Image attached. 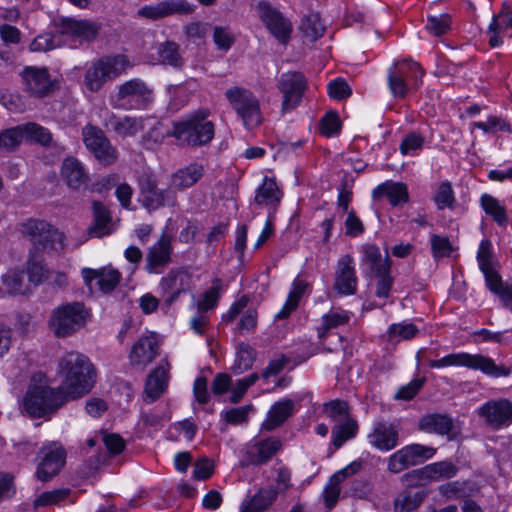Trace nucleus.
<instances>
[{"instance_id":"423d86ee","label":"nucleus","mask_w":512,"mask_h":512,"mask_svg":"<svg viewBox=\"0 0 512 512\" xmlns=\"http://www.w3.org/2000/svg\"><path fill=\"white\" fill-rule=\"evenodd\" d=\"M22 235L32 243L33 252L54 251L65 249V236L50 223L30 218L21 224Z\"/></svg>"},{"instance_id":"8fccbe9b","label":"nucleus","mask_w":512,"mask_h":512,"mask_svg":"<svg viewBox=\"0 0 512 512\" xmlns=\"http://www.w3.org/2000/svg\"><path fill=\"white\" fill-rule=\"evenodd\" d=\"M430 481H439L454 477L458 468L452 462L440 461L426 465Z\"/></svg>"},{"instance_id":"20e7f679","label":"nucleus","mask_w":512,"mask_h":512,"mask_svg":"<svg viewBox=\"0 0 512 512\" xmlns=\"http://www.w3.org/2000/svg\"><path fill=\"white\" fill-rule=\"evenodd\" d=\"M90 310L82 302H69L54 308L49 316L48 327L58 338H67L85 327Z\"/></svg>"},{"instance_id":"774afa93","label":"nucleus","mask_w":512,"mask_h":512,"mask_svg":"<svg viewBox=\"0 0 512 512\" xmlns=\"http://www.w3.org/2000/svg\"><path fill=\"white\" fill-rule=\"evenodd\" d=\"M340 127V119L335 112H328L321 120V134L326 137H331L337 134L340 130Z\"/></svg>"},{"instance_id":"c9c22d12","label":"nucleus","mask_w":512,"mask_h":512,"mask_svg":"<svg viewBox=\"0 0 512 512\" xmlns=\"http://www.w3.org/2000/svg\"><path fill=\"white\" fill-rule=\"evenodd\" d=\"M94 214V224L89 228L88 232L93 237H102L110 234L109 224L111 216L108 209L98 201L92 204Z\"/></svg>"},{"instance_id":"72a5a7b5","label":"nucleus","mask_w":512,"mask_h":512,"mask_svg":"<svg viewBox=\"0 0 512 512\" xmlns=\"http://www.w3.org/2000/svg\"><path fill=\"white\" fill-rule=\"evenodd\" d=\"M426 498L424 491L413 492L411 490L401 491L393 500L394 512H413L423 503Z\"/></svg>"},{"instance_id":"e433bc0d","label":"nucleus","mask_w":512,"mask_h":512,"mask_svg":"<svg viewBox=\"0 0 512 512\" xmlns=\"http://www.w3.org/2000/svg\"><path fill=\"white\" fill-rule=\"evenodd\" d=\"M351 313L343 309L330 310L322 316L321 325L317 328L318 337L324 339L327 332L348 324Z\"/></svg>"},{"instance_id":"f3484780","label":"nucleus","mask_w":512,"mask_h":512,"mask_svg":"<svg viewBox=\"0 0 512 512\" xmlns=\"http://www.w3.org/2000/svg\"><path fill=\"white\" fill-rule=\"evenodd\" d=\"M103 127L121 138L134 137L144 129L143 119L131 116H118L108 109L100 111Z\"/></svg>"},{"instance_id":"bb28decb","label":"nucleus","mask_w":512,"mask_h":512,"mask_svg":"<svg viewBox=\"0 0 512 512\" xmlns=\"http://www.w3.org/2000/svg\"><path fill=\"white\" fill-rule=\"evenodd\" d=\"M205 168L201 163L192 162L187 166L175 171L169 180V185L177 195L194 186L204 175Z\"/></svg>"},{"instance_id":"2f4dec72","label":"nucleus","mask_w":512,"mask_h":512,"mask_svg":"<svg viewBox=\"0 0 512 512\" xmlns=\"http://www.w3.org/2000/svg\"><path fill=\"white\" fill-rule=\"evenodd\" d=\"M142 205L148 210H157L160 207L177 206V195L174 193L170 185L166 189L153 188L148 194L142 198Z\"/></svg>"},{"instance_id":"79ce46f5","label":"nucleus","mask_w":512,"mask_h":512,"mask_svg":"<svg viewBox=\"0 0 512 512\" xmlns=\"http://www.w3.org/2000/svg\"><path fill=\"white\" fill-rule=\"evenodd\" d=\"M389 69H403V78L418 89L422 83L424 70L421 65L411 59H403L394 63Z\"/></svg>"},{"instance_id":"a211bd4d","label":"nucleus","mask_w":512,"mask_h":512,"mask_svg":"<svg viewBox=\"0 0 512 512\" xmlns=\"http://www.w3.org/2000/svg\"><path fill=\"white\" fill-rule=\"evenodd\" d=\"M81 275L91 293L98 290L108 294L117 287L121 279L120 272L111 266L100 269L83 268Z\"/></svg>"},{"instance_id":"0eeeda50","label":"nucleus","mask_w":512,"mask_h":512,"mask_svg":"<svg viewBox=\"0 0 512 512\" xmlns=\"http://www.w3.org/2000/svg\"><path fill=\"white\" fill-rule=\"evenodd\" d=\"M225 97L246 128L253 129L262 123L260 101L251 90L233 86L226 90Z\"/></svg>"},{"instance_id":"c03bdc74","label":"nucleus","mask_w":512,"mask_h":512,"mask_svg":"<svg viewBox=\"0 0 512 512\" xmlns=\"http://www.w3.org/2000/svg\"><path fill=\"white\" fill-rule=\"evenodd\" d=\"M300 30L302 31L305 38L310 41H316L323 36L325 26L321 22L319 14L310 13L302 19Z\"/></svg>"},{"instance_id":"6e6d98bb","label":"nucleus","mask_w":512,"mask_h":512,"mask_svg":"<svg viewBox=\"0 0 512 512\" xmlns=\"http://www.w3.org/2000/svg\"><path fill=\"white\" fill-rule=\"evenodd\" d=\"M451 28V17L448 14L431 15L427 18L426 29L435 36L446 34Z\"/></svg>"},{"instance_id":"473e14b6","label":"nucleus","mask_w":512,"mask_h":512,"mask_svg":"<svg viewBox=\"0 0 512 512\" xmlns=\"http://www.w3.org/2000/svg\"><path fill=\"white\" fill-rule=\"evenodd\" d=\"M374 198L386 197L392 206L408 201L407 186L403 183L387 181L373 190Z\"/></svg>"},{"instance_id":"7ed1b4c3","label":"nucleus","mask_w":512,"mask_h":512,"mask_svg":"<svg viewBox=\"0 0 512 512\" xmlns=\"http://www.w3.org/2000/svg\"><path fill=\"white\" fill-rule=\"evenodd\" d=\"M209 115L208 109H199L173 123V130L168 135L175 137L182 145H206L214 137V124L208 119Z\"/></svg>"},{"instance_id":"e2e57ef3","label":"nucleus","mask_w":512,"mask_h":512,"mask_svg":"<svg viewBox=\"0 0 512 512\" xmlns=\"http://www.w3.org/2000/svg\"><path fill=\"white\" fill-rule=\"evenodd\" d=\"M482 273L485 276L487 287L498 297L510 286L502 281L501 276L493 269V267L487 268V270H482Z\"/></svg>"},{"instance_id":"f8f14e48","label":"nucleus","mask_w":512,"mask_h":512,"mask_svg":"<svg viewBox=\"0 0 512 512\" xmlns=\"http://www.w3.org/2000/svg\"><path fill=\"white\" fill-rule=\"evenodd\" d=\"M477 415L491 430L498 431L512 425V399L497 398L483 403Z\"/></svg>"},{"instance_id":"09e8293b","label":"nucleus","mask_w":512,"mask_h":512,"mask_svg":"<svg viewBox=\"0 0 512 512\" xmlns=\"http://www.w3.org/2000/svg\"><path fill=\"white\" fill-rule=\"evenodd\" d=\"M418 328L413 323H394L388 327L387 340L390 342H399L409 340L415 337Z\"/></svg>"},{"instance_id":"0e129e2a","label":"nucleus","mask_w":512,"mask_h":512,"mask_svg":"<svg viewBox=\"0 0 512 512\" xmlns=\"http://www.w3.org/2000/svg\"><path fill=\"white\" fill-rule=\"evenodd\" d=\"M474 128L482 130L484 133L506 131L510 132V125L496 116H489L486 122H474L472 124Z\"/></svg>"},{"instance_id":"052dcab7","label":"nucleus","mask_w":512,"mask_h":512,"mask_svg":"<svg viewBox=\"0 0 512 512\" xmlns=\"http://www.w3.org/2000/svg\"><path fill=\"white\" fill-rule=\"evenodd\" d=\"M434 201L439 210L452 207L454 202V192L450 182L446 181L440 184L438 191L434 196Z\"/></svg>"},{"instance_id":"603ef678","label":"nucleus","mask_w":512,"mask_h":512,"mask_svg":"<svg viewBox=\"0 0 512 512\" xmlns=\"http://www.w3.org/2000/svg\"><path fill=\"white\" fill-rule=\"evenodd\" d=\"M23 133V125H18L0 133V149L6 151L14 150L24 139Z\"/></svg>"},{"instance_id":"bf43d9fd","label":"nucleus","mask_w":512,"mask_h":512,"mask_svg":"<svg viewBox=\"0 0 512 512\" xmlns=\"http://www.w3.org/2000/svg\"><path fill=\"white\" fill-rule=\"evenodd\" d=\"M430 482V477L426 466L411 470L401 477V483L406 487H419Z\"/></svg>"},{"instance_id":"ea45409f","label":"nucleus","mask_w":512,"mask_h":512,"mask_svg":"<svg viewBox=\"0 0 512 512\" xmlns=\"http://www.w3.org/2000/svg\"><path fill=\"white\" fill-rule=\"evenodd\" d=\"M364 261L368 264L374 275L390 272L391 262L388 254L386 253L383 257L376 245H368L365 248Z\"/></svg>"},{"instance_id":"4be33fe9","label":"nucleus","mask_w":512,"mask_h":512,"mask_svg":"<svg viewBox=\"0 0 512 512\" xmlns=\"http://www.w3.org/2000/svg\"><path fill=\"white\" fill-rule=\"evenodd\" d=\"M159 343L155 334L140 337L132 346L129 362L132 366L144 369L158 354Z\"/></svg>"},{"instance_id":"ddd939ff","label":"nucleus","mask_w":512,"mask_h":512,"mask_svg":"<svg viewBox=\"0 0 512 512\" xmlns=\"http://www.w3.org/2000/svg\"><path fill=\"white\" fill-rule=\"evenodd\" d=\"M22 89L31 97L43 98L56 88L47 67L25 66L20 72Z\"/></svg>"},{"instance_id":"4c0bfd02","label":"nucleus","mask_w":512,"mask_h":512,"mask_svg":"<svg viewBox=\"0 0 512 512\" xmlns=\"http://www.w3.org/2000/svg\"><path fill=\"white\" fill-rule=\"evenodd\" d=\"M277 492L273 489H260L251 499L244 501L240 512H263L276 499Z\"/></svg>"},{"instance_id":"37998d69","label":"nucleus","mask_w":512,"mask_h":512,"mask_svg":"<svg viewBox=\"0 0 512 512\" xmlns=\"http://www.w3.org/2000/svg\"><path fill=\"white\" fill-rule=\"evenodd\" d=\"M387 83L389 91L395 98L403 99L411 89H415L403 78V69H388Z\"/></svg>"},{"instance_id":"5fc2aeb1","label":"nucleus","mask_w":512,"mask_h":512,"mask_svg":"<svg viewBox=\"0 0 512 512\" xmlns=\"http://www.w3.org/2000/svg\"><path fill=\"white\" fill-rule=\"evenodd\" d=\"M323 412L333 421L339 423L350 418L347 402L338 399L325 403L323 406Z\"/></svg>"},{"instance_id":"864d4df0","label":"nucleus","mask_w":512,"mask_h":512,"mask_svg":"<svg viewBox=\"0 0 512 512\" xmlns=\"http://www.w3.org/2000/svg\"><path fill=\"white\" fill-rule=\"evenodd\" d=\"M24 139L35 141L41 145L47 146L52 141V135L48 129L36 123L23 124Z\"/></svg>"},{"instance_id":"1a4fd4ad","label":"nucleus","mask_w":512,"mask_h":512,"mask_svg":"<svg viewBox=\"0 0 512 512\" xmlns=\"http://www.w3.org/2000/svg\"><path fill=\"white\" fill-rule=\"evenodd\" d=\"M68 398L59 389L47 386H34L24 398V407L33 417H42L58 409Z\"/></svg>"},{"instance_id":"9b49d317","label":"nucleus","mask_w":512,"mask_h":512,"mask_svg":"<svg viewBox=\"0 0 512 512\" xmlns=\"http://www.w3.org/2000/svg\"><path fill=\"white\" fill-rule=\"evenodd\" d=\"M152 98V91L140 79H131L118 86V91L111 96V105L116 109H141Z\"/></svg>"},{"instance_id":"58836bf2","label":"nucleus","mask_w":512,"mask_h":512,"mask_svg":"<svg viewBox=\"0 0 512 512\" xmlns=\"http://www.w3.org/2000/svg\"><path fill=\"white\" fill-rule=\"evenodd\" d=\"M357 432V421L351 417L347 418L332 428L331 443L335 449H339L346 441L354 438Z\"/></svg>"},{"instance_id":"cd10ccee","label":"nucleus","mask_w":512,"mask_h":512,"mask_svg":"<svg viewBox=\"0 0 512 512\" xmlns=\"http://www.w3.org/2000/svg\"><path fill=\"white\" fill-rule=\"evenodd\" d=\"M169 369V363L165 362V365H159L148 375L144 388V401L152 403L163 395L168 385Z\"/></svg>"},{"instance_id":"9d476101","label":"nucleus","mask_w":512,"mask_h":512,"mask_svg":"<svg viewBox=\"0 0 512 512\" xmlns=\"http://www.w3.org/2000/svg\"><path fill=\"white\" fill-rule=\"evenodd\" d=\"M82 139L85 147L101 165L110 166L117 162L118 151L101 128L86 124L82 128Z\"/></svg>"},{"instance_id":"7c9ffc66","label":"nucleus","mask_w":512,"mask_h":512,"mask_svg":"<svg viewBox=\"0 0 512 512\" xmlns=\"http://www.w3.org/2000/svg\"><path fill=\"white\" fill-rule=\"evenodd\" d=\"M283 197V192L276 181L265 177L263 183L257 188L254 202L259 206L277 207Z\"/></svg>"},{"instance_id":"2eb2a0df","label":"nucleus","mask_w":512,"mask_h":512,"mask_svg":"<svg viewBox=\"0 0 512 512\" xmlns=\"http://www.w3.org/2000/svg\"><path fill=\"white\" fill-rule=\"evenodd\" d=\"M436 449L421 444H410L402 447L388 458L387 469L391 473H400L410 466H416L432 458Z\"/></svg>"},{"instance_id":"a878e982","label":"nucleus","mask_w":512,"mask_h":512,"mask_svg":"<svg viewBox=\"0 0 512 512\" xmlns=\"http://www.w3.org/2000/svg\"><path fill=\"white\" fill-rule=\"evenodd\" d=\"M192 6L185 1H163L156 4L143 6L138 14L151 20H158L173 14H190Z\"/></svg>"},{"instance_id":"aec40b11","label":"nucleus","mask_w":512,"mask_h":512,"mask_svg":"<svg viewBox=\"0 0 512 512\" xmlns=\"http://www.w3.org/2000/svg\"><path fill=\"white\" fill-rule=\"evenodd\" d=\"M42 461L37 468V477L41 481H48L57 475L65 464L66 452L58 443H51L41 450Z\"/></svg>"},{"instance_id":"393cba45","label":"nucleus","mask_w":512,"mask_h":512,"mask_svg":"<svg viewBox=\"0 0 512 512\" xmlns=\"http://www.w3.org/2000/svg\"><path fill=\"white\" fill-rule=\"evenodd\" d=\"M259 14L269 31L282 43H285L291 32V24L280 12L267 3L259 4Z\"/></svg>"},{"instance_id":"49530a36","label":"nucleus","mask_w":512,"mask_h":512,"mask_svg":"<svg viewBox=\"0 0 512 512\" xmlns=\"http://www.w3.org/2000/svg\"><path fill=\"white\" fill-rule=\"evenodd\" d=\"M159 59L163 64L173 67H181L183 65V58L179 52V45L173 41H165L161 43L158 48Z\"/></svg>"},{"instance_id":"a19ab883","label":"nucleus","mask_w":512,"mask_h":512,"mask_svg":"<svg viewBox=\"0 0 512 512\" xmlns=\"http://www.w3.org/2000/svg\"><path fill=\"white\" fill-rule=\"evenodd\" d=\"M481 207L487 215L493 218L499 227L508 225V214L505 206L498 199L489 194H483L480 199Z\"/></svg>"},{"instance_id":"c756f323","label":"nucleus","mask_w":512,"mask_h":512,"mask_svg":"<svg viewBox=\"0 0 512 512\" xmlns=\"http://www.w3.org/2000/svg\"><path fill=\"white\" fill-rule=\"evenodd\" d=\"M295 404L291 399L275 402L261 424V430L273 431L280 427L294 413Z\"/></svg>"},{"instance_id":"3c124183","label":"nucleus","mask_w":512,"mask_h":512,"mask_svg":"<svg viewBox=\"0 0 512 512\" xmlns=\"http://www.w3.org/2000/svg\"><path fill=\"white\" fill-rule=\"evenodd\" d=\"M70 493L71 490L69 488L45 491L34 500V506L45 507L50 505H59L69 497Z\"/></svg>"},{"instance_id":"c85d7f7f","label":"nucleus","mask_w":512,"mask_h":512,"mask_svg":"<svg viewBox=\"0 0 512 512\" xmlns=\"http://www.w3.org/2000/svg\"><path fill=\"white\" fill-rule=\"evenodd\" d=\"M61 175L65 183L74 190L85 188L89 182L86 168L74 157H68L63 161Z\"/></svg>"},{"instance_id":"680f3d73","label":"nucleus","mask_w":512,"mask_h":512,"mask_svg":"<svg viewBox=\"0 0 512 512\" xmlns=\"http://www.w3.org/2000/svg\"><path fill=\"white\" fill-rule=\"evenodd\" d=\"M251 409V405H245L223 411L221 415L228 424L239 425L248 421Z\"/></svg>"},{"instance_id":"412c9836","label":"nucleus","mask_w":512,"mask_h":512,"mask_svg":"<svg viewBox=\"0 0 512 512\" xmlns=\"http://www.w3.org/2000/svg\"><path fill=\"white\" fill-rule=\"evenodd\" d=\"M357 283L353 257L346 254L337 262L333 288L340 295H353L356 292Z\"/></svg>"},{"instance_id":"338daca9","label":"nucleus","mask_w":512,"mask_h":512,"mask_svg":"<svg viewBox=\"0 0 512 512\" xmlns=\"http://www.w3.org/2000/svg\"><path fill=\"white\" fill-rule=\"evenodd\" d=\"M2 283L10 294L22 292L23 274L16 270H9L2 276Z\"/></svg>"},{"instance_id":"5701e85b","label":"nucleus","mask_w":512,"mask_h":512,"mask_svg":"<svg viewBox=\"0 0 512 512\" xmlns=\"http://www.w3.org/2000/svg\"><path fill=\"white\" fill-rule=\"evenodd\" d=\"M367 437L371 446L387 452L398 445L399 429L393 423L379 421L373 424V428Z\"/></svg>"},{"instance_id":"f03ea898","label":"nucleus","mask_w":512,"mask_h":512,"mask_svg":"<svg viewBox=\"0 0 512 512\" xmlns=\"http://www.w3.org/2000/svg\"><path fill=\"white\" fill-rule=\"evenodd\" d=\"M99 32V26L89 20H77L74 18H64L58 25L57 34L43 33L38 35L30 44V50L33 52H46L58 47L61 43V37H66L72 41L80 42L93 40Z\"/></svg>"},{"instance_id":"4d7b16f0","label":"nucleus","mask_w":512,"mask_h":512,"mask_svg":"<svg viewBox=\"0 0 512 512\" xmlns=\"http://www.w3.org/2000/svg\"><path fill=\"white\" fill-rule=\"evenodd\" d=\"M431 253L434 259L449 257L453 246L448 237L433 234L430 239Z\"/></svg>"},{"instance_id":"f704fd0d","label":"nucleus","mask_w":512,"mask_h":512,"mask_svg":"<svg viewBox=\"0 0 512 512\" xmlns=\"http://www.w3.org/2000/svg\"><path fill=\"white\" fill-rule=\"evenodd\" d=\"M453 427L450 417L442 414H428L419 420L420 430L441 435L448 434Z\"/></svg>"},{"instance_id":"a18cd8bd","label":"nucleus","mask_w":512,"mask_h":512,"mask_svg":"<svg viewBox=\"0 0 512 512\" xmlns=\"http://www.w3.org/2000/svg\"><path fill=\"white\" fill-rule=\"evenodd\" d=\"M29 280L34 284H41L47 279L48 270L43 264V259L38 252L30 250L27 262Z\"/></svg>"},{"instance_id":"b1692460","label":"nucleus","mask_w":512,"mask_h":512,"mask_svg":"<svg viewBox=\"0 0 512 512\" xmlns=\"http://www.w3.org/2000/svg\"><path fill=\"white\" fill-rule=\"evenodd\" d=\"M490 47L496 48L504 44V40L512 39V11L504 6L495 15L487 31Z\"/></svg>"},{"instance_id":"39448f33","label":"nucleus","mask_w":512,"mask_h":512,"mask_svg":"<svg viewBox=\"0 0 512 512\" xmlns=\"http://www.w3.org/2000/svg\"><path fill=\"white\" fill-rule=\"evenodd\" d=\"M430 368L445 367H466L473 370H480L491 377H507L510 375V368L504 365H497L492 358L466 352L452 353L437 360H428Z\"/></svg>"},{"instance_id":"6ab92c4d","label":"nucleus","mask_w":512,"mask_h":512,"mask_svg":"<svg viewBox=\"0 0 512 512\" xmlns=\"http://www.w3.org/2000/svg\"><path fill=\"white\" fill-rule=\"evenodd\" d=\"M282 449V442L277 437H266L249 443L243 461L246 465H263L269 462Z\"/></svg>"},{"instance_id":"dca6fc26","label":"nucleus","mask_w":512,"mask_h":512,"mask_svg":"<svg viewBox=\"0 0 512 512\" xmlns=\"http://www.w3.org/2000/svg\"><path fill=\"white\" fill-rule=\"evenodd\" d=\"M172 236L166 231L162 232L159 239L151 245L145 257V270L149 274H161L172 262Z\"/></svg>"},{"instance_id":"de8ad7c7","label":"nucleus","mask_w":512,"mask_h":512,"mask_svg":"<svg viewBox=\"0 0 512 512\" xmlns=\"http://www.w3.org/2000/svg\"><path fill=\"white\" fill-rule=\"evenodd\" d=\"M222 290V280L219 278H215L212 281V286L203 293L202 298L198 301V310L207 312L208 310L213 309L217 305Z\"/></svg>"},{"instance_id":"13d9d810","label":"nucleus","mask_w":512,"mask_h":512,"mask_svg":"<svg viewBox=\"0 0 512 512\" xmlns=\"http://www.w3.org/2000/svg\"><path fill=\"white\" fill-rule=\"evenodd\" d=\"M213 41L218 50L228 51L235 42L234 34L227 27L215 26Z\"/></svg>"},{"instance_id":"69168bd1","label":"nucleus","mask_w":512,"mask_h":512,"mask_svg":"<svg viewBox=\"0 0 512 512\" xmlns=\"http://www.w3.org/2000/svg\"><path fill=\"white\" fill-rule=\"evenodd\" d=\"M255 360V351L248 344H240L237 350L236 364L240 372L251 368Z\"/></svg>"},{"instance_id":"4468645a","label":"nucleus","mask_w":512,"mask_h":512,"mask_svg":"<svg viewBox=\"0 0 512 512\" xmlns=\"http://www.w3.org/2000/svg\"><path fill=\"white\" fill-rule=\"evenodd\" d=\"M277 88L283 95L281 110L286 113L301 103L307 88V79L301 72L288 71L279 77Z\"/></svg>"},{"instance_id":"6e6552de","label":"nucleus","mask_w":512,"mask_h":512,"mask_svg":"<svg viewBox=\"0 0 512 512\" xmlns=\"http://www.w3.org/2000/svg\"><path fill=\"white\" fill-rule=\"evenodd\" d=\"M131 64L124 55H111L94 62L85 73L86 87L96 92L106 81L113 80L126 72Z\"/></svg>"},{"instance_id":"f257e3e1","label":"nucleus","mask_w":512,"mask_h":512,"mask_svg":"<svg viewBox=\"0 0 512 512\" xmlns=\"http://www.w3.org/2000/svg\"><path fill=\"white\" fill-rule=\"evenodd\" d=\"M58 374L63 378L59 389L68 399L88 394L96 383V369L90 359L79 352H68L58 361Z\"/></svg>"}]
</instances>
